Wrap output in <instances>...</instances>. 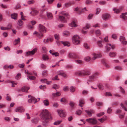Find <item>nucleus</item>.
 <instances>
[{
  "mask_svg": "<svg viewBox=\"0 0 127 127\" xmlns=\"http://www.w3.org/2000/svg\"><path fill=\"white\" fill-rule=\"evenodd\" d=\"M41 118L45 122L47 123L52 119L51 115L47 110H43L40 114Z\"/></svg>",
  "mask_w": 127,
  "mask_h": 127,
  "instance_id": "obj_1",
  "label": "nucleus"
},
{
  "mask_svg": "<svg viewBox=\"0 0 127 127\" xmlns=\"http://www.w3.org/2000/svg\"><path fill=\"white\" fill-rule=\"evenodd\" d=\"M61 14L63 15L59 16V19L63 23H67V20L69 19L70 18V15L67 12H62Z\"/></svg>",
  "mask_w": 127,
  "mask_h": 127,
  "instance_id": "obj_2",
  "label": "nucleus"
},
{
  "mask_svg": "<svg viewBox=\"0 0 127 127\" xmlns=\"http://www.w3.org/2000/svg\"><path fill=\"white\" fill-rule=\"evenodd\" d=\"M75 74L77 75L80 76L88 75L90 74V72L89 71H77L75 72Z\"/></svg>",
  "mask_w": 127,
  "mask_h": 127,
  "instance_id": "obj_3",
  "label": "nucleus"
},
{
  "mask_svg": "<svg viewBox=\"0 0 127 127\" xmlns=\"http://www.w3.org/2000/svg\"><path fill=\"white\" fill-rule=\"evenodd\" d=\"M72 39L73 42L75 44L77 45L80 43V38L78 35H74L72 37Z\"/></svg>",
  "mask_w": 127,
  "mask_h": 127,
  "instance_id": "obj_4",
  "label": "nucleus"
},
{
  "mask_svg": "<svg viewBox=\"0 0 127 127\" xmlns=\"http://www.w3.org/2000/svg\"><path fill=\"white\" fill-rule=\"evenodd\" d=\"M38 29L39 31L41 33H45L46 31V28L41 24L39 25Z\"/></svg>",
  "mask_w": 127,
  "mask_h": 127,
  "instance_id": "obj_5",
  "label": "nucleus"
},
{
  "mask_svg": "<svg viewBox=\"0 0 127 127\" xmlns=\"http://www.w3.org/2000/svg\"><path fill=\"white\" fill-rule=\"evenodd\" d=\"M37 49L35 48L31 51H29L26 52V56H31L33 55L36 52Z\"/></svg>",
  "mask_w": 127,
  "mask_h": 127,
  "instance_id": "obj_6",
  "label": "nucleus"
},
{
  "mask_svg": "<svg viewBox=\"0 0 127 127\" xmlns=\"http://www.w3.org/2000/svg\"><path fill=\"white\" fill-rule=\"evenodd\" d=\"M102 17L103 20L106 21L110 18L111 16L108 13H105L102 15Z\"/></svg>",
  "mask_w": 127,
  "mask_h": 127,
  "instance_id": "obj_7",
  "label": "nucleus"
},
{
  "mask_svg": "<svg viewBox=\"0 0 127 127\" xmlns=\"http://www.w3.org/2000/svg\"><path fill=\"white\" fill-rule=\"evenodd\" d=\"M60 116L62 117H65L66 116V113L64 111L61 110L57 111Z\"/></svg>",
  "mask_w": 127,
  "mask_h": 127,
  "instance_id": "obj_8",
  "label": "nucleus"
},
{
  "mask_svg": "<svg viewBox=\"0 0 127 127\" xmlns=\"http://www.w3.org/2000/svg\"><path fill=\"white\" fill-rule=\"evenodd\" d=\"M86 121L93 125L97 123V121L94 119H86Z\"/></svg>",
  "mask_w": 127,
  "mask_h": 127,
  "instance_id": "obj_9",
  "label": "nucleus"
},
{
  "mask_svg": "<svg viewBox=\"0 0 127 127\" xmlns=\"http://www.w3.org/2000/svg\"><path fill=\"white\" fill-rule=\"evenodd\" d=\"M107 51H109L111 48L112 49L114 48V45H111L110 44L107 43L105 47Z\"/></svg>",
  "mask_w": 127,
  "mask_h": 127,
  "instance_id": "obj_10",
  "label": "nucleus"
},
{
  "mask_svg": "<svg viewBox=\"0 0 127 127\" xmlns=\"http://www.w3.org/2000/svg\"><path fill=\"white\" fill-rule=\"evenodd\" d=\"M15 110L16 112H24L25 110L22 107H20L17 108Z\"/></svg>",
  "mask_w": 127,
  "mask_h": 127,
  "instance_id": "obj_11",
  "label": "nucleus"
},
{
  "mask_svg": "<svg viewBox=\"0 0 127 127\" xmlns=\"http://www.w3.org/2000/svg\"><path fill=\"white\" fill-rule=\"evenodd\" d=\"M29 89L30 88L29 87L24 86L22 87L21 90L20 89H18V91H20L21 90L23 92H25L26 93H28V90H29Z\"/></svg>",
  "mask_w": 127,
  "mask_h": 127,
  "instance_id": "obj_12",
  "label": "nucleus"
},
{
  "mask_svg": "<svg viewBox=\"0 0 127 127\" xmlns=\"http://www.w3.org/2000/svg\"><path fill=\"white\" fill-rule=\"evenodd\" d=\"M94 56L92 58L91 60H95L97 58H99L101 57V55L100 54H96L94 53L93 54Z\"/></svg>",
  "mask_w": 127,
  "mask_h": 127,
  "instance_id": "obj_13",
  "label": "nucleus"
},
{
  "mask_svg": "<svg viewBox=\"0 0 127 127\" xmlns=\"http://www.w3.org/2000/svg\"><path fill=\"white\" fill-rule=\"evenodd\" d=\"M97 74L95 73L93 75L89 76V78L90 79L94 80L97 78Z\"/></svg>",
  "mask_w": 127,
  "mask_h": 127,
  "instance_id": "obj_14",
  "label": "nucleus"
},
{
  "mask_svg": "<svg viewBox=\"0 0 127 127\" xmlns=\"http://www.w3.org/2000/svg\"><path fill=\"white\" fill-rule=\"evenodd\" d=\"M58 74L64 77H66V75L64 71H59L57 72Z\"/></svg>",
  "mask_w": 127,
  "mask_h": 127,
  "instance_id": "obj_15",
  "label": "nucleus"
},
{
  "mask_svg": "<svg viewBox=\"0 0 127 127\" xmlns=\"http://www.w3.org/2000/svg\"><path fill=\"white\" fill-rule=\"evenodd\" d=\"M28 101L30 103H35L36 102V100L33 97H32L28 100Z\"/></svg>",
  "mask_w": 127,
  "mask_h": 127,
  "instance_id": "obj_16",
  "label": "nucleus"
},
{
  "mask_svg": "<svg viewBox=\"0 0 127 127\" xmlns=\"http://www.w3.org/2000/svg\"><path fill=\"white\" fill-rule=\"evenodd\" d=\"M126 15H127V12L122 13V15L120 16V17L124 20H127V16H126Z\"/></svg>",
  "mask_w": 127,
  "mask_h": 127,
  "instance_id": "obj_17",
  "label": "nucleus"
},
{
  "mask_svg": "<svg viewBox=\"0 0 127 127\" xmlns=\"http://www.w3.org/2000/svg\"><path fill=\"white\" fill-rule=\"evenodd\" d=\"M79 106L80 107H82L83 106V104H85V101L84 99L83 98H81L79 100Z\"/></svg>",
  "mask_w": 127,
  "mask_h": 127,
  "instance_id": "obj_18",
  "label": "nucleus"
},
{
  "mask_svg": "<svg viewBox=\"0 0 127 127\" xmlns=\"http://www.w3.org/2000/svg\"><path fill=\"white\" fill-rule=\"evenodd\" d=\"M47 15L48 19L50 20L52 19L53 16L51 13L47 12Z\"/></svg>",
  "mask_w": 127,
  "mask_h": 127,
  "instance_id": "obj_19",
  "label": "nucleus"
},
{
  "mask_svg": "<svg viewBox=\"0 0 127 127\" xmlns=\"http://www.w3.org/2000/svg\"><path fill=\"white\" fill-rule=\"evenodd\" d=\"M74 2L73 1H72L66 3L64 4V5L66 7H67L69 6H70L72 4H74Z\"/></svg>",
  "mask_w": 127,
  "mask_h": 127,
  "instance_id": "obj_20",
  "label": "nucleus"
},
{
  "mask_svg": "<svg viewBox=\"0 0 127 127\" xmlns=\"http://www.w3.org/2000/svg\"><path fill=\"white\" fill-rule=\"evenodd\" d=\"M37 13V11L36 10H32L30 13V14H31L32 16H34L36 15Z\"/></svg>",
  "mask_w": 127,
  "mask_h": 127,
  "instance_id": "obj_21",
  "label": "nucleus"
},
{
  "mask_svg": "<svg viewBox=\"0 0 127 127\" xmlns=\"http://www.w3.org/2000/svg\"><path fill=\"white\" fill-rule=\"evenodd\" d=\"M68 57L70 58H76L77 57V56L76 54L74 53H69Z\"/></svg>",
  "mask_w": 127,
  "mask_h": 127,
  "instance_id": "obj_22",
  "label": "nucleus"
},
{
  "mask_svg": "<svg viewBox=\"0 0 127 127\" xmlns=\"http://www.w3.org/2000/svg\"><path fill=\"white\" fill-rule=\"evenodd\" d=\"M63 35L65 36H69L70 35L69 32L67 31H64L63 33Z\"/></svg>",
  "mask_w": 127,
  "mask_h": 127,
  "instance_id": "obj_23",
  "label": "nucleus"
},
{
  "mask_svg": "<svg viewBox=\"0 0 127 127\" xmlns=\"http://www.w3.org/2000/svg\"><path fill=\"white\" fill-rule=\"evenodd\" d=\"M31 122L33 124H37L38 121V120L37 118H34L31 120Z\"/></svg>",
  "mask_w": 127,
  "mask_h": 127,
  "instance_id": "obj_24",
  "label": "nucleus"
},
{
  "mask_svg": "<svg viewBox=\"0 0 127 127\" xmlns=\"http://www.w3.org/2000/svg\"><path fill=\"white\" fill-rule=\"evenodd\" d=\"M61 42L64 45V46H70V43L67 42H64L63 41H61Z\"/></svg>",
  "mask_w": 127,
  "mask_h": 127,
  "instance_id": "obj_25",
  "label": "nucleus"
},
{
  "mask_svg": "<svg viewBox=\"0 0 127 127\" xmlns=\"http://www.w3.org/2000/svg\"><path fill=\"white\" fill-rule=\"evenodd\" d=\"M53 97H56L61 95V94L60 92H57L56 93H53L52 94Z\"/></svg>",
  "mask_w": 127,
  "mask_h": 127,
  "instance_id": "obj_26",
  "label": "nucleus"
},
{
  "mask_svg": "<svg viewBox=\"0 0 127 127\" xmlns=\"http://www.w3.org/2000/svg\"><path fill=\"white\" fill-rule=\"evenodd\" d=\"M17 13H14L12 14L11 15V17L12 18L14 19H16L17 18Z\"/></svg>",
  "mask_w": 127,
  "mask_h": 127,
  "instance_id": "obj_27",
  "label": "nucleus"
},
{
  "mask_svg": "<svg viewBox=\"0 0 127 127\" xmlns=\"http://www.w3.org/2000/svg\"><path fill=\"white\" fill-rule=\"evenodd\" d=\"M43 103L44 105L46 106H48L49 105V104L48 100L47 99H45L43 101Z\"/></svg>",
  "mask_w": 127,
  "mask_h": 127,
  "instance_id": "obj_28",
  "label": "nucleus"
},
{
  "mask_svg": "<svg viewBox=\"0 0 127 127\" xmlns=\"http://www.w3.org/2000/svg\"><path fill=\"white\" fill-rule=\"evenodd\" d=\"M52 42V39L50 38L48 39H45L43 40V42L44 43H46L48 42L49 41Z\"/></svg>",
  "mask_w": 127,
  "mask_h": 127,
  "instance_id": "obj_29",
  "label": "nucleus"
},
{
  "mask_svg": "<svg viewBox=\"0 0 127 127\" xmlns=\"http://www.w3.org/2000/svg\"><path fill=\"white\" fill-rule=\"evenodd\" d=\"M116 54L115 52H110L109 53V56L111 57H114L116 56Z\"/></svg>",
  "mask_w": 127,
  "mask_h": 127,
  "instance_id": "obj_30",
  "label": "nucleus"
},
{
  "mask_svg": "<svg viewBox=\"0 0 127 127\" xmlns=\"http://www.w3.org/2000/svg\"><path fill=\"white\" fill-rule=\"evenodd\" d=\"M75 87L73 86L70 87V91L71 93H73L75 92Z\"/></svg>",
  "mask_w": 127,
  "mask_h": 127,
  "instance_id": "obj_31",
  "label": "nucleus"
},
{
  "mask_svg": "<svg viewBox=\"0 0 127 127\" xmlns=\"http://www.w3.org/2000/svg\"><path fill=\"white\" fill-rule=\"evenodd\" d=\"M48 71L47 70H44L42 72V74L43 76H47Z\"/></svg>",
  "mask_w": 127,
  "mask_h": 127,
  "instance_id": "obj_32",
  "label": "nucleus"
},
{
  "mask_svg": "<svg viewBox=\"0 0 127 127\" xmlns=\"http://www.w3.org/2000/svg\"><path fill=\"white\" fill-rule=\"evenodd\" d=\"M102 41H98L97 42V44L99 47H102L103 45L102 44Z\"/></svg>",
  "mask_w": 127,
  "mask_h": 127,
  "instance_id": "obj_33",
  "label": "nucleus"
},
{
  "mask_svg": "<svg viewBox=\"0 0 127 127\" xmlns=\"http://www.w3.org/2000/svg\"><path fill=\"white\" fill-rule=\"evenodd\" d=\"M42 59L43 60H48L49 59L48 57L45 55H42Z\"/></svg>",
  "mask_w": 127,
  "mask_h": 127,
  "instance_id": "obj_34",
  "label": "nucleus"
},
{
  "mask_svg": "<svg viewBox=\"0 0 127 127\" xmlns=\"http://www.w3.org/2000/svg\"><path fill=\"white\" fill-rule=\"evenodd\" d=\"M10 82L12 84V85H11V86L12 87H14V85H16L17 84V82L14 81H11Z\"/></svg>",
  "mask_w": 127,
  "mask_h": 127,
  "instance_id": "obj_35",
  "label": "nucleus"
},
{
  "mask_svg": "<svg viewBox=\"0 0 127 127\" xmlns=\"http://www.w3.org/2000/svg\"><path fill=\"white\" fill-rule=\"evenodd\" d=\"M18 24L19 26H21L23 25V22L21 20H19L18 22Z\"/></svg>",
  "mask_w": 127,
  "mask_h": 127,
  "instance_id": "obj_36",
  "label": "nucleus"
},
{
  "mask_svg": "<svg viewBox=\"0 0 127 127\" xmlns=\"http://www.w3.org/2000/svg\"><path fill=\"white\" fill-rule=\"evenodd\" d=\"M59 87V85H57L56 84H54L53 85L52 88L56 90L57 89H58Z\"/></svg>",
  "mask_w": 127,
  "mask_h": 127,
  "instance_id": "obj_37",
  "label": "nucleus"
},
{
  "mask_svg": "<svg viewBox=\"0 0 127 127\" xmlns=\"http://www.w3.org/2000/svg\"><path fill=\"white\" fill-rule=\"evenodd\" d=\"M62 122V121H58L55 122L54 123V125H58L61 123Z\"/></svg>",
  "mask_w": 127,
  "mask_h": 127,
  "instance_id": "obj_38",
  "label": "nucleus"
},
{
  "mask_svg": "<svg viewBox=\"0 0 127 127\" xmlns=\"http://www.w3.org/2000/svg\"><path fill=\"white\" fill-rule=\"evenodd\" d=\"M11 28V27H9V28L8 27H1V29L2 30H9Z\"/></svg>",
  "mask_w": 127,
  "mask_h": 127,
  "instance_id": "obj_39",
  "label": "nucleus"
},
{
  "mask_svg": "<svg viewBox=\"0 0 127 127\" xmlns=\"http://www.w3.org/2000/svg\"><path fill=\"white\" fill-rule=\"evenodd\" d=\"M107 117H106L105 118H102L100 119H98V120L99 121L101 122L102 123L104 121H105V120L106 119Z\"/></svg>",
  "mask_w": 127,
  "mask_h": 127,
  "instance_id": "obj_40",
  "label": "nucleus"
},
{
  "mask_svg": "<svg viewBox=\"0 0 127 127\" xmlns=\"http://www.w3.org/2000/svg\"><path fill=\"white\" fill-rule=\"evenodd\" d=\"M125 38L123 36H121L120 37V41L122 42L124 41L125 40Z\"/></svg>",
  "mask_w": 127,
  "mask_h": 127,
  "instance_id": "obj_41",
  "label": "nucleus"
},
{
  "mask_svg": "<svg viewBox=\"0 0 127 127\" xmlns=\"http://www.w3.org/2000/svg\"><path fill=\"white\" fill-rule=\"evenodd\" d=\"M36 36L38 37L39 38H41L43 36V34L41 33H38L37 35H36Z\"/></svg>",
  "mask_w": 127,
  "mask_h": 127,
  "instance_id": "obj_42",
  "label": "nucleus"
},
{
  "mask_svg": "<svg viewBox=\"0 0 127 127\" xmlns=\"http://www.w3.org/2000/svg\"><path fill=\"white\" fill-rule=\"evenodd\" d=\"M20 38H18L17 39H15V42H16V43L15 44V45H16L17 44H18L20 42Z\"/></svg>",
  "mask_w": 127,
  "mask_h": 127,
  "instance_id": "obj_43",
  "label": "nucleus"
},
{
  "mask_svg": "<svg viewBox=\"0 0 127 127\" xmlns=\"http://www.w3.org/2000/svg\"><path fill=\"white\" fill-rule=\"evenodd\" d=\"M71 27H74L77 26L75 22H72L71 24Z\"/></svg>",
  "mask_w": 127,
  "mask_h": 127,
  "instance_id": "obj_44",
  "label": "nucleus"
},
{
  "mask_svg": "<svg viewBox=\"0 0 127 127\" xmlns=\"http://www.w3.org/2000/svg\"><path fill=\"white\" fill-rule=\"evenodd\" d=\"M27 77L29 78L30 79L32 80H34L35 79V77L33 76H30L28 75Z\"/></svg>",
  "mask_w": 127,
  "mask_h": 127,
  "instance_id": "obj_45",
  "label": "nucleus"
},
{
  "mask_svg": "<svg viewBox=\"0 0 127 127\" xmlns=\"http://www.w3.org/2000/svg\"><path fill=\"white\" fill-rule=\"evenodd\" d=\"M113 10L114 11V12L116 13H119L120 12V10L119 9L115 8H114Z\"/></svg>",
  "mask_w": 127,
  "mask_h": 127,
  "instance_id": "obj_46",
  "label": "nucleus"
},
{
  "mask_svg": "<svg viewBox=\"0 0 127 127\" xmlns=\"http://www.w3.org/2000/svg\"><path fill=\"white\" fill-rule=\"evenodd\" d=\"M85 3L87 4H90L92 3V2L90 0H86Z\"/></svg>",
  "mask_w": 127,
  "mask_h": 127,
  "instance_id": "obj_47",
  "label": "nucleus"
},
{
  "mask_svg": "<svg viewBox=\"0 0 127 127\" xmlns=\"http://www.w3.org/2000/svg\"><path fill=\"white\" fill-rule=\"evenodd\" d=\"M21 77V74L20 73L18 74L15 77L16 79H18Z\"/></svg>",
  "mask_w": 127,
  "mask_h": 127,
  "instance_id": "obj_48",
  "label": "nucleus"
},
{
  "mask_svg": "<svg viewBox=\"0 0 127 127\" xmlns=\"http://www.w3.org/2000/svg\"><path fill=\"white\" fill-rule=\"evenodd\" d=\"M52 54L53 55L55 56V57L58 56L59 55V54L57 52L52 53Z\"/></svg>",
  "mask_w": 127,
  "mask_h": 127,
  "instance_id": "obj_49",
  "label": "nucleus"
},
{
  "mask_svg": "<svg viewBox=\"0 0 127 127\" xmlns=\"http://www.w3.org/2000/svg\"><path fill=\"white\" fill-rule=\"evenodd\" d=\"M121 106L124 109L125 111H127V108L126 107H125L124 106V105H123V103H121Z\"/></svg>",
  "mask_w": 127,
  "mask_h": 127,
  "instance_id": "obj_50",
  "label": "nucleus"
},
{
  "mask_svg": "<svg viewBox=\"0 0 127 127\" xmlns=\"http://www.w3.org/2000/svg\"><path fill=\"white\" fill-rule=\"evenodd\" d=\"M82 111L81 110H77L76 112V114L78 115H80L81 114Z\"/></svg>",
  "mask_w": 127,
  "mask_h": 127,
  "instance_id": "obj_51",
  "label": "nucleus"
},
{
  "mask_svg": "<svg viewBox=\"0 0 127 127\" xmlns=\"http://www.w3.org/2000/svg\"><path fill=\"white\" fill-rule=\"evenodd\" d=\"M34 1L33 0H32L28 1L27 2V3L28 4H33L34 3Z\"/></svg>",
  "mask_w": 127,
  "mask_h": 127,
  "instance_id": "obj_52",
  "label": "nucleus"
},
{
  "mask_svg": "<svg viewBox=\"0 0 127 127\" xmlns=\"http://www.w3.org/2000/svg\"><path fill=\"white\" fill-rule=\"evenodd\" d=\"M104 114V112H101L99 114H97L96 116L98 117H100L101 116L103 115Z\"/></svg>",
  "mask_w": 127,
  "mask_h": 127,
  "instance_id": "obj_53",
  "label": "nucleus"
},
{
  "mask_svg": "<svg viewBox=\"0 0 127 127\" xmlns=\"http://www.w3.org/2000/svg\"><path fill=\"white\" fill-rule=\"evenodd\" d=\"M84 47L86 49H89V47L88 44L86 43H85L84 44Z\"/></svg>",
  "mask_w": 127,
  "mask_h": 127,
  "instance_id": "obj_54",
  "label": "nucleus"
},
{
  "mask_svg": "<svg viewBox=\"0 0 127 127\" xmlns=\"http://www.w3.org/2000/svg\"><path fill=\"white\" fill-rule=\"evenodd\" d=\"M93 14H89V15L88 16V18L89 19H91L93 17Z\"/></svg>",
  "mask_w": 127,
  "mask_h": 127,
  "instance_id": "obj_55",
  "label": "nucleus"
},
{
  "mask_svg": "<svg viewBox=\"0 0 127 127\" xmlns=\"http://www.w3.org/2000/svg\"><path fill=\"white\" fill-rule=\"evenodd\" d=\"M96 14H99V12L101 10H100V9L99 8H96Z\"/></svg>",
  "mask_w": 127,
  "mask_h": 127,
  "instance_id": "obj_56",
  "label": "nucleus"
},
{
  "mask_svg": "<svg viewBox=\"0 0 127 127\" xmlns=\"http://www.w3.org/2000/svg\"><path fill=\"white\" fill-rule=\"evenodd\" d=\"M90 58L89 57H87L84 58L85 60L87 62L89 61L90 60Z\"/></svg>",
  "mask_w": 127,
  "mask_h": 127,
  "instance_id": "obj_57",
  "label": "nucleus"
},
{
  "mask_svg": "<svg viewBox=\"0 0 127 127\" xmlns=\"http://www.w3.org/2000/svg\"><path fill=\"white\" fill-rule=\"evenodd\" d=\"M98 87L100 89H103L104 88L103 86L101 84H99Z\"/></svg>",
  "mask_w": 127,
  "mask_h": 127,
  "instance_id": "obj_58",
  "label": "nucleus"
},
{
  "mask_svg": "<svg viewBox=\"0 0 127 127\" xmlns=\"http://www.w3.org/2000/svg\"><path fill=\"white\" fill-rule=\"evenodd\" d=\"M85 111L90 117H91L92 116V113L90 112L87 110H86Z\"/></svg>",
  "mask_w": 127,
  "mask_h": 127,
  "instance_id": "obj_59",
  "label": "nucleus"
},
{
  "mask_svg": "<svg viewBox=\"0 0 127 127\" xmlns=\"http://www.w3.org/2000/svg\"><path fill=\"white\" fill-rule=\"evenodd\" d=\"M96 34L97 35H99L100 34V31L99 30H97L96 31Z\"/></svg>",
  "mask_w": 127,
  "mask_h": 127,
  "instance_id": "obj_60",
  "label": "nucleus"
},
{
  "mask_svg": "<svg viewBox=\"0 0 127 127\" xmlns=\"http://www.w3.org/2000/svg\"><path fill=\"white\" fill-rule=\"evenodd\" d=\"M52 80H59V79L58 78V76L56 75V76L55 77H53L52 78Z\"/></svg>",
  "mask_w": 127,
  "mask_h": 127,
  "instance_id": "obj_61",
  "label": "nucleus"
},
{
  "mask_svg": "<svg viewBox=\"0 0 127 127\" xmlns=\"http://www.w3.org/2000/svg\"><path fill=\"white\" fill-rule=\"evenodd\" d=\"M76 63L78 64H81L82 63V61L81 60H77L75 61Z\"/></svg>",
  "mask_w": 127,
  "mask_h": 127,
  "instance_id": "obj_62",
  "label": "nucleus"
},
{
  "mask_svg": "<svg viewBox=\"0 0 127 127\" xmlns=\"http://www.w3.org/2000/svg\"><path fill=\"white\" fill-rule=\"evenodd\" d=\"M88 93V91L86 90H84L82 92V94L83 95H86Z\"/></svg>",
  "mask_w": 127,
  "mask_h": 127,
  "instance_id": "obj_63",
  "label": "nucleus"
},
{
  "mask_svg": "<svg viewBox=\"0 0 127 127\" xmlns=\"http://www.w3.org/2000/svg\"><path fill=\"white\" fill-rule=\"evenodd\" d=\"M112 38L113 39H116L117 38V36L115 34H113L112 36Z\"/></svg>",
  "mask_w": 127,
  "mask_h": 127,
  "instance_id": "obj_64",
  "label": "nucleus"
}]
</instances>
